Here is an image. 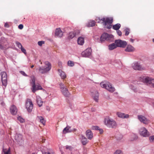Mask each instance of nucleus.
I'll return each mask as SVG.
<instances>
[{
  "mask_svg": "<svg viewBox=\"0 0 154 154\" xmlns=\"http://www.w3.org/2000/svg\"><path fill=\"white\" fill-rule=\"evenodd\" d=\"M104 123L105 125L109 128H115L117 126L116 121L109 117H106L105 118Z\"/></svg>",
  "mask_w": 154,
  "mask_h": 154,
  "instance_id": "3",
  "label": "nucleus"
},
{
  "mask_svg": "<svg viewBox=\"0 0 154 154\" xmlns=\"http://www.w3.org/2000/svg\"><path fill=\"white\" fill-rule=\"evenodd\" d=\"M92 95L94 100L97 102H98L99 98V94L97 91H94L91 92Z\"/></svg>",
  "mask_w": 154,
  "mask_h": 154,
  "instance_id": "17",
  "label": "nucleus"
},
{
  "mask_svg": "<svg viewBox=\"0 0 154 154\" xmlns=\"http://www.w3.org/2000/svg\"><path fill=\"white\" fill-rule=\"evenodd\" d=\"M133 68L135 70H142L143 68L141 67L139 63H135L133 64L132 65Z\"/></svg>",
  "mask_w": 154,
  "mask_h": 154,
  "instance_id": "16",
  "label": "nucleus"
},
{
  "mask_svg": "<svg viewBox=\"0 0 154 154\" xmlns=\"http://www.w3.org/2000/svg\"><path fill=\"white\" fill-rule=\"evenodd\" d=\"M16 44L19 47V48H22V46L21 44L18 42H17Z\"/></svg>",
  "mask_w": 154,
  "mask_h": 154,
  "instance_id": "43",
  "label": "nucleus"
},
{
  "mask_svg": "<svg viewBox=\"0 0 154 154\" xmlns=\"http://www.w3.org/2000/svg\"><path fill=\"white\" fill-rule=\"evenodd\" d=\"M150 141L151 142H154V135L150 136L149 137Z\"/></svg>",
  "mask_w": 154,
  "mask_h": 154,
  "instance_id": "38",
  "label": "nucleus"
},
{
  "mask_svg": "<svg viewBox=\"0 0 154 154\" xmlns=\"http://www.w3.org/2000/svg\"><path fill=\"white\" fill-rule=\"evenodd\" d=\"M99 128V127L97 126H93L91 127V129L93 130H98Z\"/></svg>",
  "mask_w": 154,
  "mask_h": 154,
  "instance_id": "37",
  "label": "nucleus"
},
{
  "mask_svg": "<svg viewBox=\"0 0 154 154\" xmlns=\"http://www.w3.org/2000/svg\"><path fill=\"white\" fill-rule=\"evenodd\" d=\"M47 110H48V111H49L50 110V109H49V108H47Z\"/></svg>",
  "mask_w": 154,
  "mask_h": 154,
  "instance_id": "57",
  "label": "nucleus"
},
{
  "mask_svg": "<svg viewBox=\"0 0 154 154\" xmlns=\"http://www.w3.org/2000/svg\"><path fill=\"white\" fill-rule=\"evenodd\" d=\"M96 21L99 23H101L103 24L104 27L108 29H110L112 27L111 24L113 21L112 17H97L95 19Z\"/></svg>",
  "mask_w": 154,
  "mask_h": 154,
  "instance_id": "1",
  "label": "nucleus"
},
{
  "mask_svg": "<svg viewBox=\"0 0 154 154\" xmlns=\"http://www.w3.org/2000/svg\"><path fill=\"white\" fill-rule=\"evenodd\" d=\"M45 67L40 66L38 69L39 72L42 74H45L48 72L51 69V64L48 61H46L44 63Z\"/></svg>",
  "mask_w": 154,
  "mask_h": 154,
  "instance_id": "4",
  "label": "nucleus"
},
{
  "mask_svg": "<svg viewBox=\"0 0 154 154\" xmlns=\"http://www.w3.org/2000/svg\"><path fill=\"white\" fill-rule=\"evenodd\" d=\"M113 38L112 35L106 33H104L102 35L100 38V41L102 42L105 40H109Z\"/></svg>",
  "mask_w": 154,
  "mask_h": 154,
  "instance_id": "7",
  "label": "nucleus"
},
{
  "mask_svg": "<svg viewBox=\"0 0 154 154\" xmlns=\"http://www.w3.org/2000/svg\"><path fill=\"white\" fill-rule=\"evenodd\" d=\"M152 41L153 42H154V38L153 39H152Z\"/></svg>",
  "mask_w": 154,
  "mask_h": 154,
  "instance_id": "59",
  "label": "nucleus"
},
{
  "mask_svg": "<svg viewBox=\"0 0 154 154\" xmlns=\"http://www.w3.org/2000/svg\"><path fill=\"white\" fill-rule=\"evenodd\" d=\"M58 65L60 67L62 66V63L61 62H59L58 63Z\"/></svg>",
  "mask_w": 154,
  "mask_h": 154,
  "instance_id": "53",
  "label": "nucleus"
},
{
  "mask_svg": "<svg viewBox=\"0 0 154 154\" xmlns=\"http://www.w3.org/2000/svg\"><path fill=\"white\" fill-rule=\"evenodd\" d=\"M66 148L67 149H69V150H71L72 149V147L71 146L67 145L66 146Z\"/></svg>",
  "mask_w": 154,
  "mask_h": 154,
  "instance_id": "44",
  "label": "nucleus"
},
{
  "mask_svg": "<svg viewBox=\"0 0 154 154\" xmlns=\"http://www.w3.org/2000/svg\"><path fill=\"white\" fill-rule=\"evenodd\" d=\"M135 50L134 48L131 45H128L125 51L127 52H133Z\"/></svg>",
  "mask_w": 154,
  "mask_h": 154,
  "instance_id": "24",
  "label": "nucleus"
},
{
  "mask_svg": "<svg viewBox=\"0 0 154 154\" xmlns=\"http://www.w3.org/2000/svg\"><path fill=\"white\" fill-rule=\"evenodd\" d=\"M68 64L69 66H72L74 65L73 62L71 61H68Z\"/></svg>",
  "mask_w": 154,
  "mask_h": 154,
  "instance_id": "35",
  "label": "nucleus"
},
{
  "mask_svg": "<svg viewBox=\"0 0 154 154\" xmlns=\"http://www.w3.org/2000/svg\"><path fill=\"white\" fill-rule=\"evenodd\" d=\"M98 130L99 131V133L100 134H102L103 133V130L102 129L99 128Z\"/></svg>",
  "mask_w": 154,
  "mask_h": 154,
  "instance_id": "50",
  "label": "nucleus"
},
{
  "mask_svg": "<svg viewBox=\"0 0 154 154\" xmlns=\"http://www.w3.org/2000/svg\"><path fill=\"white\" fill-rule=\"evenodd\" d=\"M34 67V65H32L31 66V68H33V67Z\"/></svg>",
  "mask_w": 154,
  "mask_h": 154,
  "instance_id": "55",
  "label": "nucleus"
},
{
  "mask_svg": "<svg viewBox=\"0 0 154 154\" xmlns=\"http://www.w3.org/2000/svg\"><path fill=\"white\" fill-rule=\"evenodd\" d=\"M2 81V85L6 87L7 82V76L5 72H2L1 73Z\"/></svg>",
  "mask_w": 154,
  "mask_h": 154,
  "instance_id": "10",
  "label": "nucleus"
},
{
  "mask_svg": "<svg viewBox=\"0 0 154 154\" xmlns=\"http://www.w3.org/2000/svg\"><path fill=\"white\" fill-rule=\"evenodd\" d=\"M6 48L5 47L4 45H2L0 43V49L3 50Z\"/></svg>",
  "mask_w": 154,
  "mask_h": 154,
  "instance_id": "45",
  "label": "nucleus"
},
{
  "mask_svg": "<svg viewBox=\"0 0 154 154\" xmlns=\"http://www.w3.org/2000/svg\"><path fill=\"white\" fill-rule=\"evenodd\" d=\"M138 119L144 124H147L149 123V121L144 116L142 115L138 116Z\"/></svg>",
  "mask_w": 154,
  "mask_h": 154,
  "instance_id": "15",
  "label": "nucleus"
},
{
  "mask_svg": "<svg viewBox=\"0 0 154 154\" xmlns=\"http://www.w3.org/2000/svg\"><path fill=\"white\" fill-rule=\"evenodd\" d=\"M36 102L37 104L39 107H41L42 106L43 102L40 97L39 96H36Z\"/></svg>",
  "mask_w": 154,
  "mask_h": 154,
  "instance_id": "22",
  "label": "nucleus"
},
{
  "mask_svg": "<svg viewBox=\"0 0 154 154\" xmlns=\"http://www.w3.org/2000/svg\"><path fill=\"white\" fill-rule=\"evenodd\" d=\"M3 151L4 152L5 154H10V149L8 150L6 152L5 151V149H3Z\"/></svg>",
  "mask_w": 154,
  "mask_h": 154,
  "instance_id": "41",
  "label": "nucleus"
},
{
  "mask_svg": "<svg viewBox=\"0 0 154 154\" xmlns=\"http://www.w3.org/2000/svg\"><path fill=\"white\" fill-rule=\"evenodd\" d=\"M20 48L23 52L25 54H26V50L23 48V47H22V48Z\"/></svg>",
  "mask_w": 154,
  "mask_h": 154,
  "instance_id": "42",
  "label": "nucleus"
},
{
  "mask_svg": "<svg viewBox=\"0 0 154 154\" xmlns=\"http://www.w3.org/2000/svg\"><path fill=\"white\" fill-rule=\"evenodd\" d=\"M45 139H42V140L41 141H40V142H41L42 143H44L45 142Z\"/></svg>",
  "mask_w": 154,
  "mask_h": 154,
  "instance_id": "52",
  "label": "nucleus"
},
{
  "mask_svg": "<svg viewBox=\"0 0 154 154\" xmlns=\"http://www.w3.org/2000/svg\"><path fill=\"white\" fill-rule=\"evenodd\" d=\"M44 41H40L38 42V44L39 46H41L43 44H44Z\"/></svg>",
  "mask_w": 154,
  "mask_h": 154,
  "instance_id": "40",
  "label": "nucleus"
},
{
  "mask_svg": "<svg viewBox=\"0 0 154 154\" xmlns=\"http://www.w3.org/2000/svg\"><path fill=\"white\" fill-rule=\"evenodd\" d=\"M18 27L20 29H23V26L22 24H20L18 26Z\"/></svg>",
  "mask_w": 154,
  "mask_h": 154,
  "instance_id": "47",
  "label": "nucleus"
},
{
  "mask_svg": "<svg viewBox=\"0 0 154 154\" xmlns=\"http://www.w3.org/2000/svg\"><path fill=\"white\" fill-rule=\"evenodd\" d=\"M133 136L134 138L133 139H131V140L132 141L135 139H136L137 138V136L135 134H134Z\"/></svg>",
  "mask_w": 154,
  "mask_h": 154,
  "instance_id": "49",
  "label": "nucleus"
},
{
  "mask_svg": "<svg viewBox=\"0 0 154 154\" xmlns=\"http://www.w3.org/2000/svg\"><path fill=\"white\" fill-rule=\"evenodd\" d=\"M4 26L5 27L8 28L9 27V25L7 23H5V24Z\"/></svg>",
  "mask_w": 154,
  "mask_h": 154,
  "instance_id": "51",
  "label": "nucleus"
},
{
  "mask_svg": "<svg viewBox=\"0 0 154 154\" xmlns=\"http://www.w3.org/2000/svg\"><path fill=\"white\" fill-rule=\"evenodd\" d=\"M55 35L58 37H61L63 35V32L60 29H57L55 31Z\"/></svg>",
  "mask_w": 154,
  "mask_h": 154,
  "instance_id": "20",
  "label": "nucleus"
},
{
  "mask_svg": "<svg viewBox=\"0 0 154 154\" xmlns=\"http://www.w3.org/2000/svg\"><path fill=\"white\" fill-rule=\"evenodd\" d=\"M115 42L117 47H120L125 48L127 45V43L125 41L120 39L116 40Z\"/></svg>",
  "mask_w": 154,
  "mask_h": 154,
  "instance_id": "9",
  "label": "nucleus"
},
{
  "mask_svg": "<svg viewBox=\"0 0 154 154\" xmlns=\"http://www.w3.org/2000/svg\"><path fill=\"white\" fill-rule=\"evenodd\" d=\"M114 154H122V153L121 150H116Z\"/></svg>",
  "mask_w": 154,
  "mask_h": 154,
  "instance_id": "39",
  "label": "nucleus"
},
{
  "mask_svg": "<svg viewBox=\"0 0 154 154\" xmlns=\"http://www.w3.org/2000/svg\"><path fill=\"white\" fill-rule=\"evenodd\" d=\"M59 72L60 73V75L62 79H64L66 77V75L65 73L62 71L61 70L59 69Z\"/></svg>",
  "mask_w": 154,
  "mask_h": 154,
  "instance_id": "27",
  "label": "nucleus"
},
{
  "mask_svg": "<svg viewBox=\"0 0 154 154\" xmlns=\"http://www.w3.org/2000/svg\"><path fill=\"white\" fill-rule=\"evenodd\" d=\"M117 47L115 43L109 45V50H112L116 48Z\"/></svg>",
  "mask_w": 154,
  "mask_h": 154,
  "instance_id": "29",
  "label": "nucleus"
},
{
  "mask_svg": "<svg viewBox=\"0 0 154 154\" xmlns=\"http://www.w3.org/2000/svg\"><path fill=\"white\" fill-rule=\"evenodd\" d=\"M116 114L118 117L123 119L128 118L129 116L128 114H125L120 112H117Z\"/></svg>",
  "mask_w": 154,
  "mask_h": 154,
  "instance_id": "19",
  "label": "nucleus"
},
{
  "mask_svg": "<svg viewBox=\"0 0 154 154\" xmlns=\"http://www.w3.org/2000/svg\"><path fill=\"white\" fill-rule=\"evenodd\" d=\"M75 35V33L74 32H71L69 33L68 38H72Z\"/></svg>",
  "mask_w": 154,
  "mask_h": 154,
  "instance_id": "31",
  "label": "nucleus"
},
{
  "mask_svg": "<svg viewBox=\"0 0 154 154\" xmlns=\"http://www.w3.org/2000/svg\"><path fill=\"white\" fill-rule=\"evenodd\" d=\"M91 52V49L88 48L82 52L81 55L83 57H87L90 55Z\"/></svg>",
  "mask_w": 154,
  "mask_h": 154,
  "instance_id": "14",
  "label": "nucleus"
},
{
  "mask_svg": "<svg viewBox=\"0 0 154 154\" xmlns=\"http://www.w3.org/2000/svg\"><path fill=\"white\" fill-rule=\"evenodd\" d=\"M10 112L13 115H16L17 112V109L16 107L13 105L12 106L10 109Z\"/></svg>",
  "mask_w": 154,
  "mask_h": 154,
  "instance_id": "21",
  "label": "nucleus"
},
{
  "mask_svg": "<svg viewBox=\"0 0 154 154\" xmlns=\"http://www.w3.org/2000/svg\"><path fill=\"white\" fill-rule=\"evenodd\" d=\"M31 80H30V84L32 85V92L35 93V91L43 89L41 86L38 83L37 84H35V77L33 75H32L30 77Z\"/></svg>",
  "mask_w": 154,
  "mask_h": 154,
  "instance_id": "2",
  "label": "nucleus"
},
{
  "mask_svg": "<svg viewBox=\"0 0 154 154\" xmlns=\"http://www.w3.org/2000/svg\"><path fill=\"white\" fill-rule=\"evenodd\" d=\"M71 127L67 126L63 130V134H65L67 133H69L73 131H76V129H73V130H70Z\"/></svg>",
  "mask_w": 154,
  "mask_h": 154,
  "instance_id": "18",
  "label": "nucleus"
},
{
  "mask_svg": "<svg viewBox=\"0 0 154 154\" xmlns=\"http://www.w3.org/2000/svg\"><path fill=\"white\" fill-rule=\"evenodd\" d=\"M15 139L17 143L20 145L23 144V136L21 134H17L15 136Z\"/></svg>",
  "mask_w": 154,
  "mask_h": 154,
  "instance_id": "13",
  "label": "nucleus"
},
{
  "mask_svg": "<svg viewBox=\"0 0 154 154\" xmlns=\"http://www.w3.org/2000/svg\"><path fill=\"white\" fill-rule=\"evenodd\" d=\"M139 133L140 135L144 137H147L149 136V133L147 130L144 127H142L139 129Z\"/></svg>",
  "mask_w": 154,
  "mask_h": 154,
  "instance_id": "12",
  "label": "nucleus"
},
{
  "mask_svg": "<svg viewBox=\"0 0 154 154\" xmlns=\"http://www.w3.org/2000/svg\"><path fill=\"white\" fill-rule=\"evenodd\" d=\"M61 86L60 90L63 94L65 97H69L70 94L67 88L64 86L63 84L61 83L60 84Z\"/></svg>",
  "mask_w": 154,
  "mask_h": 154,
  "instance_id": "6",
  "label": "nucleus"
},
{
  "mask_svg": "<svg viewBox=\"0 0 154 154\" xmlns=\"http://www.w3.org/2000/svg\"><path fill=\"white\" fill-rule=\"evenodd\" d=\"M117 32L119 36H121L122 35V32L120 30H117Z\"/></svg>",
  "mask_w": 154,
  "mask_h": 154,
  "instance_id": "46",
  "label": "nucleus"
},
{
  "mask_svg": "<svg viewBox=\"0 0 154 154\" xmlns=\"http://www.w3.org/2000/svg\"><path fill=\"white\" fill-rule=\"evenodd\" d=\"M130 41L131 42H133L134 41V39H133L132 38H131L130 39Z\"/></svg>",
  "mask_w": 154,
  "mask_h": 154,
  "instance_id": "54",
  "label": "nucleus"
},
{
  "mask_svg": "<svg viewBox=\"0 0 154 154\" xmlns=\"http://www.w3.org/2000/svg\"><path fill=\"white\" fill-rule=\"evenodd\" d=\"M144 82L147 85L154 88V79L149 77H146L143 79Z\"/></svg>",
  "mask_w": 154,
  "mask_h": 154,
  "instance_id": "11",
  "label": "nucleus"
},
{
  "mask_svg": "<svg viewBox=\"0 0 154 154\" xmlns=\"http://www.w3.org/2000/svg\"><path fill=\"white\" fill-rule=\"evenodd\" d=\"M18 120L21 123H23L24 122V120L20 116H19L17 118Z\"/></svg>",
  "mask_w": 154,
  "mask_h": 154,
  "instance_id": "36",
  "label": "nucleus"
},
{
  "mask_svg": "<svg viewBox=\"0 0 154 154\" xmlns=\"http://www.w3.org/2000/svg\"><path fill=\"white\" fill-rule=\"evenodd\" d=\"M26 108L29 112H31L33 108V104L30 99L27 100L26 103Z\"/></svg>",
  "mask_w": 154,
  "mask_h": 154,
  "instance_id": "8",
  "label": "nucleus"
},
{
  "mask_svg": "<svg viewBox=\"0 0 154 154\" xmlns=\"http://www.w3.org/2000/svg\"><path fill=\"white\" fill-rule=\"evenodd\" d=\"M125 35L126 36L128 35L129 33V32H130V29L128 28H126L125 29Z\"/></svg>",
  "mask_w": 154,
  "mask_h": 154,
  "instance_id": "34",
  "label": "nucleus"
},
{
  "mask_svg": "<svg viewBox=\"0 0 154 154\" xmlns=\"http://www.w3.org/2000/svg\"><path fill=\"white\" fill-rule=\"evenodd\" d=\"M86 135L88 139H91L93 137V134L90 130H88L86 131Z\"/></svg>",
  "mask_w": 154,
  "mask_h": 154,
  "instance_id": "23",
  "label": "nucleus"
},
{
  "mask_svg": "<svg viewBox=\"0 0 154 154\" xmlns=\"http://www.w3.org/2000/svg\"><path fill=\"white\" fill-rule=\"evenodd\" d=\"M100 85L102 87L105 88L111 92H113L115 90V88L112 87L111 84L109 82H107L106 84H104L103 82H102L100 83Z\"/></svg>",
  "mask_w": 154,
  "mask_h": 154,
  "instance_id": "5",
  "label": "nucleus"
},
{
  "mask_svg": "<svg viewBox=\"0 0 154 154\" xmlns=\"http://www.w3.org/2000/svg\"><path fill=\"white\" fill-rule=\"evenodd\" d=\"M81 141L82 144L84 145H86L88 142L87 139L83 136L82 137Z\"/></svg>",
  "mask_w": 154,
  "mask_h": 154,
  "instance_id": "28",
  "label": "nucleus"
},
{
  "mask_svg": "<svg viewBox=\"0 0 154 154\" xmlns=\"http://www.w3.org/2000/svg\"><path fill=\"white\" fill-rule=\"evenodd\" d=\"M121 26V25L120 24L117 23L112 26V28L114 30H117L120 28Z\"/></svg>",
  "mask_w": 154,
  "mask_h": 154,
  "instance_id": "30",
  "label": "nucleus"
},
{
  "mask_svg": "<svg viewBox=\"0 0 154 154\" xmlns=\"http://www.w3.org/2000/svg\"><path fill=\"white\" fill-rule=\"evenodd\" d=\"M38 119L40 120V122L42 123L43 125H44L45 123V121H44V118L42 116H38Z\"/></svg>",
  "mask_w": 154,
  "mask_h": 154,
  "instance_id": "32",
  "label": "nucleus"
},
{
  "mask_svg": "<svg viewBox=\"0 0 154 154\" xmlns=\"http://www.w3.org/2000/svg\"><path fill=\"white\" fill-rule=\"evenodd\" d=\"M32 154H35V153H32Z\"/></svg>",
  "mask_w": 154,
  "mask_h": 154,
  "instance_id": "60",
  "label": "nucleus"
},
{
  "mask_svg": "<svg viewBox=\"0 0 154 154\" xmlns=\"http://www.w3.org/2000/svg\"><path fill=\"white\" fill-rule=\"evenodd\" d=\"M95 23L94 20H90L87 23L86 26L88 27H93L95 25Z\"/></svg>",
  "mask_w": 154,
  "mask_h": 154,
  "instance_id": "25",
  "label": "nucleus"
},
{
  "mask_svg": "<svg viewBox=\"0 0 154 154\" xmlns=\"http://www.w3.org/2000/svg\"><path fill=\"white\" fill-rule=\"evenodd\" d=\"M122 136L120 134H118L115 137L117 140H120L122 138Z\"/></svg>",
  "mask_w": 154,
  "mask_h": 154,
  "instance_id": "33",
  "label": "nucleus"
},
{
  "mask_svg": "<svg viewBox=\"0 0 154 154\" xmlns=\"http://www.w3.org/2000/svg\"><path fill=\"white\" fill-rule=\"evenodd\" d=\"M78 43L80 45H82L84 42V39L82 37H79L78 39Z\"/></svg>",
  "mask_w": 154,
  "mask_h": 154,
  "instance_id": "26",
  "label": "nucleus"
},
{
  "mask_svg": "<svg viewBox=\"0 0 154 154\" xmlns=\"http://www.w3.org/2000/svg\"><path fill=\"white\" fill-rule=\"evenodd\" d=\"M20 72L22 75L24 76H27V75L25 73V72L23 71H20Z\"/></svg>",
  "mask_w": 154,
  "mask_h": 154,
  "instance_id": "48",
  "label": "nucleus"
},
{
  "mask_svg": "<svg viewBox=\"0 0 154 154\" xmlns=\"http://www.w3.org/2000/svg\"><path fill=\"white\" fill-rule=\"evenodd\" d=\"M45 154H51L49 152H45Z\"/></svg>",
  "mask_w": 154,
  "mask_h": 154,
  "instance_id": "56",
  "label": "nucleus"
},
{
  "mask_svg": "<svg viewBox=\"0 0 154 154\" xmlns=\"http://www.w3.org/2000/svg\"><path fill=\"white\" fill-rule=\"evenodd\" d=\"M133 89V90L134 91H135V92H137V91H136L134 90V89Z\"/></svg>",
  "mask_w": 154,
  "mask_h": 154,
  "instance_id": "58",
  "label": "nucleus"
}]
</instances>
